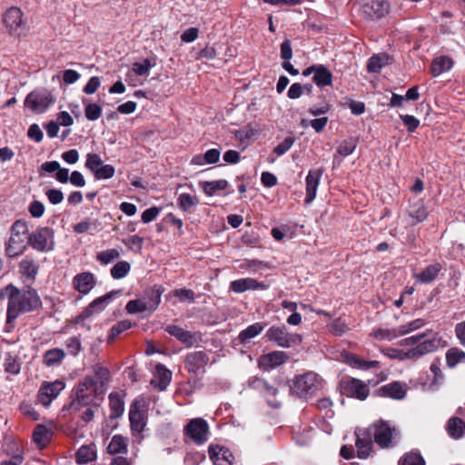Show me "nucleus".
I'll return each mask as SVG.
<instances>
[{
    "label": "nucleus",
    "instance_id": "obj_1",
    "mask_svg": "<svg viewBox=\"0 0 465 465\" xmlns=\"http://www.w3.org/2000/svg\"><path fill=\"white\" fill-rule=\"evenodd\" d=\"M357 457L367 459L372 452L373 441L381 448L392 447L398 438L399 431L395 427L386 421H377L366 429H359L355 431Z\"/></svg>",
    "mask_w": 465,
    "mask_h": 465
},
{
    "label": "nucleus",
    "instance_id": "obj_2",
    "mask_svg": "<svg viewBox=\"0 0 465 465\" xmlns=\"http://www.w3.org/2000/svg\"><path fill=\"white\" fill-rule=\"evenodd\" d=\"M8 300L6 312V325H11L20 314L33 312L41 306V300L36 291L31 287L23 290L13 284L6 285L0 290V298Z\"/></svg>",
    "mask_w": 465,
    "mask_h": 465
},
{
    "label": "nucleus",
    "instance_id": "obj_3",
    "mask_svg": "<svg viewBox=\"0 0 465 465\" xmlns=\"http://www.w3.org/2000/svg\"><path fill=\"white\" fill-rule=\"evenodd\" d=\"M108 375L109 372L105 368L99 367L95 370L94 377L88 376L80 381L74 390V398L67 409L76 411L82 406L92 405L95 399L104 393V381L107 380Z\"/></svg>",
    "mask_w": 465,
    "mask_h": 465
},
{
    "label": "nucleus",
    "instance_id": "obj_4",
    "mask_svg": "<svg viewBox=\"0 0 465 465\" xmlns=\"http://www.w3.org/2000/svg\"><path fill=\"white\" fill-rule=\"evenodd\" d=\"M162 293L163 290L160 286H153L146 290L142 298L129 301L126 303L125 310L131 314L142 312L152 314L161 302Z\"/></svg>",
    "mask_w": 465,
    "mask_h": 465
},
{
    "label": "nucleus",
    "instance_id": "obj_5",
    "mask_svg": "<svg viewBox=\"0 0 465 465\" xmlns=\"http://www.w3.org/2000/svg\"><path fill=\"white\" fill-rule=\"evenodd\" d=\"M322 387V379L312 371L298 375L293 379L292 391L299 397L312 394Z\"/></svg>",
    "mask_w": 465,
    "mask_h": 465
},
{
    "label": "nucleus",
    "instance_id": "obj_6",
    "mask_svg": "<svg viewBox=\"0 0 465 465\" xmlns=\"http://www.w3.org/2000/svg\"><path fill=\"white\" fill-rule=\"evenodd\" d=\"M268 341L282 348H290L302 341V336L297 333H291L284 325L272 326L265 334Z\"/></svg>",
    "mask_w": 465,
    "mask_h": 465
},
{
    "label": "nucleus",
    "instance_id": "obj_7",
    "mask_svg": "<svg viewBox=\"0 0 465 465\" xmlns=\"http://www.w3.org/2000/svg\"><path fill=\"white\" fill-rule=\"evenodd\" d=\"M54 231L49 227H40L30 234L29 244L40 252H48L54 246Z\"/></svg>",
    "mask_w": 465,
    "mask_h": 465
},
{
    "label": "nucleus",
    "instance_id": "obj_8",
    "mask_svg": "<svg viewBox=\"0 0 465 465\" xmlns=\"http://www.w3.org/2000/svg\"><path fill=\"white\" fill-rule=\"evenodd\" d=\"M209 426L203 418H195L190 420L185 427V434L197 444H203L208 440Z\"/></svg>",
    "mask_w": 465,
    "mask_h": 465
},
{
    "label": "nucleus",
    "instance_id": "obj_9",
    "mask_svg": "<svg viewBox=\"0 0 465 465\" xmlns=\"http://www.w3.org/2000/svg\"><path fill=\"white\" fill-rule=\"evenodd\" d=\"M341 386L342 393L348 397L363 401L369 395V387L362 381L358 379H343L341 382Z\"/></svg>",
    "mask_w": 465,
    "mask_h": 465
},
{
    "label": "nucleus",
    "instance_id": "obj_10",
    "mask_svg": "<svg viewBox=\"0 0 465 465\" xmlns=\"http://www.w3.org/2000/svg\"><path fill=\"white\" fill-rule=\"evenodd\" d=\"M3 23L11 35L20 36L19 29L25 25L23 12L16 6L8 8L3 15Z\"/></svg>",
    "mask_w": 465,
    "mask_h": 465
},
{
    "label": "nucleus",
    "instance_id": "obj_11",
    "mask_svg": "<svg viewBox=\"0 0 465 465\" xmlns=\"http://www.w3.org/2000/svg\"><path fill=\"white\" fill-rule=\"evenodd\" d=\"M208 362V354L203 351H197L185 356L184 367L189 372L197 375L205 372Z\"/></svg>",
    "mask_w": 465,
    "mask_h": 465
},
{
    "label": "nucleus",
    "instance_id": "obj_12",
    "mask_svg": "<svg viewBox=\"0 0 465 465\" xmlns=\"http://www.w3.org/2000/svg\"><path fill=\"white\" fill-rule=\"evenodd\" d=\"M361 11L371 19H380L389 13V4L385 0H363Z\"/></svg>",
    "mask_w": 465,
    "mask_h": 465
},
{
    "label": "nucleus",
    "instance_id": "obj_13",
    "mask_svg": "<svg viewBox=\"0 0 465 465\" xmlns=\"http://www.w3.org/2000/svg\"><path fill=\"white\" fill-rule=\"evenodd\" d=\"M53 102L49 94L31 92L27 94L25 100V106L31 109L33 112L40 114L43 113Z\"/></svg>",
    "mask_w": 465,
    "mask_h": 465
},
{
    "label": "nucleus",
    "instance_id": "obj_14",
    "mask_svg": "<svg viewBox=\"0 0 465 465\" xmlns=\"http://www.w3.org/2000/svg\"><path fill=\"white\" fill-rule=\"evenodd\" d=\"M165 331L171 336L177 339L180 342L184 344L186 347H192L199 340V335L196 332H192L184 330L183 328L175 325L168 324L164 328Z\"/></svg>",
    "mask_w": 465,
    "mask_h": 465
},
{
    "label": "nucleus",
    "instance_id": "obj_15",
    "mask_svg": "<svg viewBox=\"0 0 465 465\" xmlns=\"http://www.w3.org/2000/svg\"><path fill=\"white\" fill-rule=\"evenodd\" d=\"M288 360V355L282 351H274L262 355L258 361L259 368L263 371L272 370Z\"/></svg>",
    "mask_w": 465,
    "mask_h": 465
},
{
    "label": "nucleus",
    "instance_id": "obj_16",
    "mask_svg": "<svg viewBox=\"0 0 465 465\" xmlns=\"http://www.w3.org/2000/svg\"><path fill=\"white\" fill-rule=\"evenodd\" d=\"M117 294L118 292L113 291L94 299L86 308H84L81 316L84 318H89L95 313L103 312Z\"/></svg>",
    "mask_w": 465,
    "mask_h": 465
},
{
    "label": "nucleus",
    "instance_id": "obj_17",
    "mask_svg": "<svg viewBox=\"0 0 465 465\" xmlns=\"http://www.w3.org/2000/svg\"><path fill=\"white\" fill-rule=\"evenodd\" d=\"M58 380L53 382L43 381L37 392L36 402L45 407H48L58 396V391L56 390Z\"/></svg>",
    "mask_w": 465,
    "mask_h": 465
},
{
    "label": "nucleus",
    "instance_id": "obj_18",
    "mask_svg": "<svg viewBox=\"0 0 465 465\" xmlns=\"http://www.w3.org/2000/svg\"><path fill=\"white\" fill-rule=\"evenodd\" d=\"M440 345V339L437 335H434L426 340L422 339L418 342V344L415 347L410 349L411 352V356H412V359H418L423 355L437 351Z\"/></svg>",
    "mask_w": 465,
    "mask_h": 465
},
{
    "label": "nucleus",
    "instance_id": "obj_19",
    "mask_svg": "<svg viewBox=\"0 0 465 465\" xmlns=\"http://www.w3.org/2000/svg\"><path fill=\"white\" fill-rule=\"evenodd\" d=\"M95 284V276L89 272L78 273L73 279L74 288L83 295L88 294L94 288Z\"/></svg>",
    "mask_w": 465,
    "mask_h": 465
},
{
    "label": "nucleus",
    "instance_id": "obj_20",
    "mask_svg": "<svg viewBox=\"0 0 465 465\" xmlns=\"http://www.w3.org/2000/svg\"><path fill=\"white\" fill-rule=\"evenodd\" d=\"M322 174V169H313L309 171L305 179L306 196L304 201L306 203H311L315 199L317 189Z\"/></svg>",
    "mask_w": 465,
    "mask_h": 465
},
{
    "label": "nucleus",
    "instance_id": "obj_21",
    "mask_svg": "<svg viewBox=\"0 0 465 465\" xmlns=\"http://www.w3.org/2000/svg\"><path fill=\"white\" fill-rule=\"evenodd\" d=\"M30 235H14L11 234L5 247V252L8 257H16L22 254L29 244Z\"/></svg>",
    "mask_w": 465,
    "mask_h": 465
},
{
    "label": "nucleus",
    "instance_id": "obj_22",
    "mask_svg": "<svg viewBox=\"0 0 465 465\" xmlns=\"http://www.w3.org/2000/svg\"><path fill=\"white\" fill-rule=\"evenodd\" d=\"M230 289L236 293H242L249 290H267L268 285L252 278H242L231 282Z\"/></svg>",
    "mask_w": 465,
    "mask_h": 465
},
{
    "label": "nucleus",
    "instance_id": "obj_23",
    "mask_svg": "<svg viewBox=\"0 0 465 465\" xmlns=\"http://www.w3.org/2000/svg\"><path fill=\"white\" fill-rule=\"evenodd\" d=\"M209 456L213 465H232L233 455L232 451L221 446H209Z\"/></svg>",
    "mask_w": 465,
    "mask_h": 465
},
{
    "label": "nucleus",
    "instance_id": "obj_24",
    "mask_svg": "<svg viewBox=\"0 0 465 465\" xmlns=\"http://www.w3.org/2000/svg\"><path fill=\"white\" fill-rule=\"evenodd\" d=\"M380 394L393 400H402L407 393V387L400 381H393L381 386L379 389Z\"/></svg>",
    "mask_w": 465,
    "mask_h": 465
},
{
    "label": "nucleus",
    "instance_id": "obj_25",
    "mask_svg": "<svg viewBox=\"0 0 465 465\" xmlns=\"http://www.w3.org/2000/svg\"><path fill=\"white\" fill-rule=\"evenodd\" d=\"M342 358L346 364L351 368L359 370L366 371L370 369H375L380 366V362L378 361H365L358 355L350 352L344 353Z\"/></svg>",
    "mask_w": 465,
    "mask_h": 465
},
{
    "label": "nucleus",
    "instance_id": "obj_26",
    "mask_svg": "<svg viewBox=\"0 0 465 465\" xmlns=\"http://www.w3.org/2000/svg\"><path fill=\"white\" fill-rule=\"evenodd\" d=\"M441 270V264L435 262L427 266L420 272L413 273V278L417 282L428 284L436 280Z\"/></svg>",
    "mask_w": 465,
    "mask_h": 465
},
{
    "label": "nucleus",
    "instance_id": "obj_27",
    "mask_svg": "<svg viewBox=\"0 0 465 465\" xmlns=\"http://www.w3.org/2000/svg\"><path fill=\"white\" fill-rule=\"evenodd\" d=\"M129 420L134 433H141L143 430L145 426L144 414L139 410L137 402L131 405Z\"/></svg>",
    "mask_w": 465,
    "mask_h": 465
},
{
    "label": "nucleus",
    "instance_id": "obj_28",
    "mask_svg": "<svg viewBox=\"0 0 465 465\" xmlns=\"http://www.w3.org/2000/svg\"><path fill=\"white\" fill-rule=\"evenodd\" d=\"M77 464H87L97 459V450L94 443L82 445L75 453Z\"/></svg>",
    "mask_w": 465,
    "mask_h": 465
},
{
    "label": "nucleus",
    "instance_id": "obj_29",
    "mask_svg": "<svg viewBox=\"0 0 465 465\" xmlns=\"http://www.w3.org/2000/svg\"><path fill=\"white\" fill-rule=\"evenodd\" d=\"M172 380V372L166 369L163 364L158 363L155 366V379L152 380L151 383L159 388L160 391H164Z\"/></svg>",
    "mask_w": 465,
    "mask_h": 465
},
{
    "label": "nucleus",
    "instance_id": "obj_30",
    "mask_svg": "<svg viewBox=\"0 0 465 465\" xmlns=\"http://www.w3.org/2000/svg\"><path fill=\"white\" fill-rule=\"evenodd\" d=\"M21 361L19 357L12 351H7L5 355L4 369L10 375H17L21 371Z\"/></svg>",
    "mask_w": 465,
    "mask_h": 465
},
{
    "label": "nucleus",
    "instance_id": "obj_31",
    "mask_svg": "<svg viewBox=\"0 0 465 465\" xmlns=\"http://www.w3.org/2000/svg\"><path fill=\"white\" fill-rule=\"evenodd\" d=\"M265 326L266 323L264 322H255L249 325L239 333L238 340L240 343L244 344L251 339L258 336L264 330Z\"/></svg>",
    "mask_w": 465,
    "mask_h": 465
},
{
    "label": "nucleus",
    "instance_id": "obj_32",
    "mask_svg": "<svg viewBox=\"0 0 465 465\" xmlns=\"http://www.w3.org/2000/svg\"><path fill=\"white\" fill-rule=\"evenodd\" d=\"M52 431L43 424H38L33 432V440L39 448L45 447L52 437Z\"/></svg>",
    "mask_w": 465,
    "mask_h": 465
},
{
    "label": "nucleus",
    "instance_id": "obj_33",
    "mask_svg": "<svg viewBox=\"0 0 465 465\" xmlns=\"http://www.w3.org/2000/svg\"><path fill=\"white\" fill-rule=\"evenodd\" d=\"M453 66V61L448 56H440L435 58L430 66L431 74L434 77L439 76L444 72L451 69Z\"/></svg>",
    "mask_w": 465,
    "mask_h": 465
},
{
    "label": "nucleus",
    "instance_id": "obj_34",
    "mask_svg": "<svg viewBox=\"0 0 465 465\" xmlns=\"http://www.w3.org/2000/svg\"><path fill=\"white\" fill-rule=\"evenodd\" d=\"M312 80L318 87L330 86L332 84V74L324 65L318 64V69Z\"/></svg>",
    "mask_w": 465,
    "mask_h": 465
},
{
    "label": "nucleus",
    "instance_id": "obj_35",
    "mask_svg": "<svg viewBox=\"0 0 465 465\" xmlns=\"http://www.w3.org/2000/svg\"><path fill=\"white\" fill-rule=\"evenodd\" d=\"M448 434L452 439H460L465 433V421L460 418H450L446 426Z\"/></svg>",
    "mask_w": 465,
    "mask_h": 465
},
{
    "label": "nucleus",
    "instance_id": "obj_36",
    "mask_svg": "<svg viewBox=\"0 0 465 465\" xmlns=\"http://www.w3.org/2000/svg\"><path fill=\"white\" fill-rule=\"evenodd\" d=\"M371 336L380 341H391L402 336L400 326L396 328H379L371 332Z\"/></svg>",
    "mask_w": 465,
    "mask_h": 465
},
{
    "label": "nucleus",
    "instance_id": "obj_37",
    "mask_svg": "<svg viewBox=\"0 0 465 465\" xmlns=\"http://www.w3.org/2000/svg\"><path fill=\"white\" fill-rule=\"evenodd\" d=\"M229 183L226 180L204 181L200 183V186L203 193L209 196H213L218 191H223L228 187Z\"/></svg>",
    "mask_w": 465,
    "mask_h": 465
},
{
    "label": "nucleus",
    "instance_id": "obj_38",
    "mask_svg": "<svg viewBox=\"0 0 465 465\" xmlns=\"http://www.w3.org/2000/svg\"><path fill=\"white\" fill-rule=\"evenodd\" d=\"M127 450V439L122 435H114L107 446L110 454L125 453Z\"/></svg>",
    "mask_w": 465,
    "mask_h": 465
},
{
    "label": "nucleus",
    "instance_id": "obj_39",
    "mask_svg": "<svg viewBox=\"0 0 465 465\" xmlns=\"http://www.w3.org/2000/svg\"><path fill=\"white\" fill-rule=\"evenodd\" d=\"M109 406L111 410L110 417L112 419L118 418L124 413V402L118 393H110Z\"/></svg>",
    "mask_w": 465,
    "mask_h": 465
},
{
    "label": "nucleus",
    "instance_id": "obj_40",
    "mask_svg": "<svg viewBox=\"0 0 465 465\" xmlns=\"http://www.w3.org/2000/svg\"><path fill=\"white\" fill-rule=\"evenodd\" d=\"M199 203L198 197L190 193H183L179 194L177 199V204L179 208L183 212H189L192 208L195 207Z\"/></svg>",
    "mask_w": 465,
    "mask_h": 465
},
{
    "label": "nucleus",
    "instance_id": "obj_41",
    "mask_svg": "<svg viewBox=\"0 0 465 465\" xmlns=\"http://www.w3.org/2000/svg\"><path fill=\"white\" fill-rule=\"evenodd\" d=\"M446 361L449 367L453 368L457 364L465 362V351L451 348L446 353Z\"/></svg>",
    "mask_w": 465,
    "mask_h": 465
},
{
    "label": "nucleus",
    "instance_id": "obj_42",
    "mask_svg": "<svg viewBox=\"0 0 465 465\" xmlns=\"http://www.w3.org/2000/svg\"><path fill=\"white\" fill-rule=\"evenodd\" d=\"M388 56L386 54L372 55L367 64V69L371 73H378L387 64Z\"/></svg>",
    "mask_w": 465,
    "mask_h": 465
},
{
    "label": "nucleus",
    "instance_id": "obj_43",
    "mask_svg": "<svg viewBox=\"0 0 465 465\" xmlns=\"http://www.w3.org/2000/svg\"><path fill=\"white\" fill-rule=\"evenodd\" d=\"M131 271V264L126 261H120L111 268V276L114 280L124 278Z\"/></svg>",
    "mask_w": 465,
    "mask_h": 465
},
{
    "label": "nucleus",
    "instance_id": "obj_44",
    "mask_svg": "<svg viewBox=\"0 0 465 465\" xmlns=\"http://www.w3.org/2000/svg\"><path fill=\"white\" fill-rule=\"evenodd\" d=\"M381 351L385 356L393 360L405 361L412 359V356H411V352L410 349L405 351L390 347L383 349Z\"/></svg>",
    "mask_w": 465,
    "mask_h": 465
},
{
    "label": "nucleus",
    "instance_id": "obj_45",
    "mask_svg": "<svg viewBox=\"0 0 465 465\" xmlns=\"http://www.w3.org/2000/svg\"><path fill=\"white\" fill-rule=\"evenodd\" d=\"M120 257V252L117 249H107L100 252L96 255V260L103 265H107Z\"/></svg>",
    "mask_w": 465,
    "mask_h": 465
},
{
    "label": "nucleus",
    "instance_id": "obj_46",
    "mask_svg": "<svg viewBox=\"0 0 465 465\" xmlns=\"http://www.w3.org/2000/svg\"><path fill=\"white\" fill-rule=\"evenodd\" d=\"M132 326H133L132 322L128 321V320H124V321H121V322H117L116 324H114L111 328L110 335L108 336V342L109 343L113 342V341L118 335H120L124 331L129 330L130 328H132Z\"/></svg>",
    "mask_w": 465,
    "mask_h": 465
},
{
    "label": "nucleus",
    "instance_id": "obj_47",
    "mask_svg": "<svg viewBox=\"0 0 465 465\" xmlns=\"http://www.w3.org/2000/svg\"><path fill=\"white\" fill-rule=\"evenodd\" d=\"M155 66V61L153 59H143L142 62H135L133 64V71L137 75H146L148 74L150 69Z\"/></svg>",
    "mask_w": 465,
    "mask_h": 465
},
{
    "label": "nucleus",
    "instance_id": "obj_48",
    "mask_svg": "<svg viewBox=\"0 0 465 465\" xmlns=\"http://www.w3.org/2000/svg\"><path fill=\"white\" fill-rule=\"evenodd\" d=\"M237 263L239 270L247 271L252 273L257 272L262 266V262L249 259L239 260Z\"/></svg>",
    "mask_w": 465,
    "mask_h": 465
},
{
    "label": "nucleus",
    "instance_id": "obj_49",
    "mask_svg": "<svg viewBox=\"0 0 465 465\" xmlns=\"http://www.w3.org/2000/svg\"><path fill=\"white\" fill-rule=\"evenodd\" d=\"M357 143L355 140L349 139L344 140L341 143L337 149V154H339L341 158L351 155L354 150L356 149Z\"/></svg>",
    "mask_w": 465,
    "mask_h": 465
},
{
    "label": "nucleus",
    "instance_id": "obj_50",
    "mask_svg": "<svg viewBox=\"0 0 465 465\" xmlns=\"http://www.w3.org/2000/svg\"><path fill=\"white\" fill-rule=\"evenodd\" d=\"M104 164L102 158L97 153H88L86 155L85 167L90 170L93 174Z\"/></svg>",
    "mask_w": 465,
    "mask_h": 465
},
{
    "label": "nucleus",
    "instance_id": "obj_51",
    "mask_svg": "<svg viewBox=\"0 0 465 465\" xmlns=\"http://www.w3.org/2000/svg\"><path fill=\"white\" fill-rule=\"evenodd\" d=\"M278 389L268 383L267 388L263 391L262 394L266 398L267 403L272 408H279L281 402L276 400Z\"/></svg>",
    "mask_w": 465,
    "mask_h": 465
},
{
    "label": "nucleus",
    "instance_id": "obj_52",
    "mask_svg": "<svg viewBox=\"0 0 465 465\" xmlns=\"http://www.w3.org/2000/svg\"><path fill=\"white\" fill-rule=\"evenodd\" d=\"M37 270L38 268L33 261L25 259L20 262L21 273L26 275L28 278L34 279L37 273Z\"/></svg>",
    "mask_w": 465,
    "mask_h": 465
},
{
    "label": "nucleus",
    "instance_id": "obj_53",
    "mask_svg": "<svg viewBox=\"0 0 465 465\" xmlns=\"http://www.w3.org/2000/svg\"><path fill=\"white\" fill-rule=\"evenodd\" d=\"M399 465H425V461L420 453L410 452L399 461Z\"/></svg>",
    "mask_w": 465,
    "mask_h": 465
},
{
    "label": "nucleus",
    "instance_id": "obj_54",
    "mask_svg": "<svg viewBox=\"0 0 465 465\" xmlns=\"http://www.w3.org/2000/svg\"><path fill=\"white\" fill-rule=\"evenodd\" d=\"M409 216L411 219L410 223L411 225H415L423 222L427 218V212L423 205H419L417 208L410 212Z\"/></svg>",
    "mask_w": 465,
    "mask_h": 465
},
{
    "label": "nucleus",
    "instance_id": "obj_55",
    "mask_svg": "<svg viewBox=\"0 0 465 465\" xmlns=\"http://www.w3.org/2000/svg\"><path fill=\"white\" fill-rule=\"evenodd\" d=\"M425 325V322L422 319H415L410 322L400 325L402 336L409 334L414 331H417Z\"/></svg>",
    "mask_w": 465,
    "mask_h": 465
},
{
    "label": "nucleus",
    "instance_id": "obj_56",
    "mask_svg": "<svg viewBox=\"0 0 465 465\" xmlns=\"http://www.w3.org/2000/svg\"><path fill=\"white\" fill-rule=\"evenodd\" d=\"M115 173V169L111 164H103L94 174L97 180H106L112 178Z\"/></svg>",
    "mask_w": 465,
    "mask_h": 465
},
{
    "label": "nucleus",
    "instance_id": "obj_57",
    "mask_svg": "<svg viewBox=\"0 0 465 465\" xmlns=\"http://www.w3.org/2000/svg\"><path fill=\"white\" fill-rule=\"evenodd\" d=\"M20 411L32 420H38L40 414L35 410L33 405L27 401H22L19 405Z\"/></svg>",
    "mask_w": 465,
    "mask_h": 465
},
{
    "label": "nucleus",
    "instance_id": "obj_58",
    "mask_svg": "<svg viewBox=\"0 0 465 465\" xmlns=\"http://www.w3.org/2000/svg\"><path fill=\"white\" fill-rule=\"evenodd\" d=\"M84 114L89 121H95L101 116L102 108L97 104H88L84 108Z\"/></svg>",
    "mask_w": 465,
    "mask_h": 465
},
{
    "label": "nucleus",
    "instance_id": "obj_59",
    "mask_svg": "<svg viewBox=\"0 0 465 465\" xmlns=\"http://www.w3.org/2000/svg\"><path fill=\"white\" fill-rule=\"evenodd\" d=\"M11 234L30 235L28 232L27 223L22 220L15 221L11 227Z\"/></svg>",
    "mask_w": 465,
    "mask_h": 465
},
{
    "label": "nucleus",
    "instance_id": "obj_60",
    "mask_svg": "<svg viewBox=\"0 0 465 465\" xmlns=\"http://www.w3.org/2000/svg\"><path fill=\"white\" fill-rule=\"evenodd\" d=\"M294 138L289 136L286 137L282 143H280L275 148L274 153L278 155H283L287 153L293 145Z\"/></svg>",
    "mask_w": 465,
    "mask_h": 465
},
{
    "label": "nucleus",
    "instance_id": "obj_61",
    "mask_svg": "<svg viewBox=\"0 0 465 465\" xmlns=\"http://www.w3.org/2000/svg\"><path fill=\"white\" fill-rule=\"evenodd\" d=\"M173 296L179 298L181 302L189 301L194 302V292L192 290L182 288L176 289L173 292Z\"/></svg>",
    "mask_w": 465,
    "mask_h": 465
},
{
    "label": "nucleus",
    "instance_id": "obj_62",
    "mask_svg": "<svg viewBox=\"0 0 465 465\" xmlns=\"http://www.w3.org/2000/svg\"><path fill=\"white\" fill-rule=\"evenodd\" d=\"M400 117L410 133H413L420 125V121L413 115L405 114L401 115Z\"/></svg>",
    "mask_w": 465,
    "mask_h": 465
},
{
    "label": "nucleus",
    "instance_id": "obj_63",
    "mask_svg": "<svg viewBox=\"0 0 465 465\" xmlns=\"http://www.w3.org/2000/svg\"><path fill=\"white\" fill-rule=\"evenodd\" d=\"M159 213H160V209L158 207H156V206L150 207V208L146 209L142 213V222L143 223H149L152 221H153L154 219H156V217L159 215Z\"/></svg>",
    "mask_w": 465,
    "mask_h": 465
},
{
    "label": "nucleus",
    "instance_id": "obj_64",
    "mask_svg": "<svg viewBox=\"0 0 465 465\" xmlns=\"http://www.w3.org/2000/svg\"><path fill=\"white\" fill-rule=\"evenodd\" d=\"M331 331L337 336H341L347 330L346 323L341 319L333 321L330 325Z\"/></svg>",
    "mask_w": 465,
    "mask_h": 465
}]
</instances>
